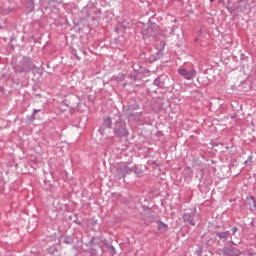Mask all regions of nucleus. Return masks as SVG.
<instances>
[{"label":"nucleus","instance_id":"2eb2a0df","mask_svg":"<svg viewBox=\"0 0 256 256\" xmlns=\"http://www.w3.org/2000/svg\"><path fill=\"white\" fill-rule=\"evenodd\" d=\"M107 249L108 251H110L111 255H117V250H115V246L110 245Z\"/></svg>","mask_w":256,"mask_h":256},{"label":"nucleus","instance_id":"7ed1b4c3","mask_svg":"<svg viewBox=\"0 0 256 256\" xmlns=\"http://www.w3.org/2000/svg\"><path fill=\"white\" fill-rule=\"evenodd\" d=\"M116 173L118 179H123L126 175H130V173H137V166L129 167V165L125 163L118 164Z\"/></svg>","mask_w":256,"mask_h":256},{"label":"nucleus","instance_id":"1a4fd4ad","mask_svg":"<svg viewBox=\"0 0 256 256\" xmlns=\"http://www.w3.org/2000/svg\"><path fill=\"white\" fill-rule=\"evenodd\" d=\"M217 237H219V240L220 241H227V239H229V237L231 238V232L229 231H223V232H220V231H217L215 232Z\"/></svg>","mask_w":256,"mask_h":256},{"label":"nucleus","instance_id":"9d476101","mask_svg":"<svg viewBox=\"0 0 256 256\" xmlns=\"http://www.w3.org/2000/svg\"><path fill=\"white\" fill-rule=\"evenodd\" d=\"M157 225H158V231H160V233H166V231H168L169 229V225L162 222L161 220L157 221Z\"/></svg>","mask_w":256,"mask_h":256},{"label":"nucleus","instance_id":"ddd939ff","mask_svg":"<svg viewBox=\"0 0 256 256\" xmlns=\"http://www.w3.org/2000/svg\"><path fill=\"white\" fill-rule=\"evenodd\" d=\"M63 242L65 243V245H73L75 240L71 236H65Z\"/></svg>","mask_w":256,"mask_h":256},{"label":"nucleus","instance_id":"0eeeda50","mask_svg":"<svg viewBox=\"0 0 256 256\" xmlns=\"http://www.w3.org/2000/svg\"><path fill=\"white\" fill-rule=\"evenodd\" d=\"M223 255L224 256H241V250L235 247H224Z\"/></svg>","mask_w":256,"mask_h":256},{"label":"nucleus","instance_id":"bb28decb","mask_svg":"<svg viewBox=\"0 0 256 256\" xmlns=\"http://www.w3.org/2000/svg\"><path fill=\"white\" fill-rule=\"evenodd\" d=\"M136 175H141V171L137 170V173H135Z\"/></svg>","mask_w":256,"mask_h":256},{"label":"nucleus","instance_id":"f8f14e48","mask_svg":"<svg viewBox=\"0 0 256 256\" xmlns=\"http://www.w3.org/2000/svg\"><path fill=\"white\" fill-rule=\"evenodd\" d=\"M247 200L249 201L250 209H256V200H255V197L250 196V197L247 198Z\"/></svg>","mask_w":256,"mask_h":256},{"label":"nucleus","instance_id":"a878e982","mask_svg":"<svg viewBox=\"0 0 256 256\" xmlns=\"http://www.w3.org/2000/svg\"><path fill=\"white\" fill-rule=\"evenodd\" d=\"M147 31H148V33H151L152 28L149 27V28L147 29Z\"/></svg>","mask_w":256,"mask_h":256},{"label":"nucleus","instance_id":"9b49d317","mask_svg":"<svg viewBox=\"0 0 256 256\" xmlns=\"http://www.w3.org/2000/svg\"><path fill=\"white\" fill-rule=\"evenodd\" d=\"M153 84L156 85V87H159L160 89H163V87H165V82H163L161 78H156Z\"/></svg>","mask_w":256,"mask_h":256},{"label":"nucleus","instance_id":"5701e85b","mask_svg":"<svg viewBox=\"0 0 256 256\" xmlns=\"http://www.w3.org/2000/svg\"><path fill=\"white\" fill-rule=\"evenodd\" d=\"M0 15H5V10H3V8L0 7Z\"/></svg>","mask_w":256,"mask_h":256},{"label":"nucleus","instance_id":"6e6552de","mask_svg":"<svg viewBox=\"0 0 256 256\" xmlns=\"http://www.w3.org/2000/svg\"><path fill=\"white\" fill-rule=\"evenodd\" d=\"M89 245H90V254L91 255H97V249H99V242H97V238L93 237L90 241H89Z\"/></svg>","mask_w":256,"mask_h":256},{"label":"nucleus","instance_id":"f257e3e1","mask_svg":"<svg viewBox=\"0 0 256 256\" xmlns=\"http://www.w3.org/2000/svg\"><path fill=\"white\" fill-rule=\"evenodd\" d=\"M113 133L115 137H118L119 139H123V137H129V130L127 129V124L123 122V118H119L115 121Z\"/></svg>","mask_w":256,"mask_h":256},{"label":"nucleus","instance_id":"423d86ee","mask_svg":"<svg viewBox=\"0 0 256 256\" xmlns=\"http://www.w3.org/2000/svg\"><path fill=\"white\" fill-rule=\"evenodd\" d=\"M113 127V120H111V117L106 116L103 118V123L101 127L98 129L101 135H105V129H112Z\"/></svg>","mask_w":256,"mask_h":256},{"label":"nucleus","instance_id":"4468645a","mask_svg":"<svg viewBox=\"0 0 256 256\" xmlns=\"http://www.w3.org/2000/svg\"><path fill=\"white\" fill-rule=\"evenodd\" d=\"M253 163V156H248L247 160H245L244 164L246 167H251Z\"/></svg>","mask_w":256,"mask_h":256},{"label":"nucleus","instance_id":"20e7f679","mask_svg":"<svg viewBox=\"0 0 256 256\" xmlns=\"http://www.w3.org/2000/svg\"><path fill=\"white\" fill-rule=\"evenodd\" d=\"M178 73L179 75H181V77L187 79L188 81H191V79H195V77L197 76V71L195 69L189 71L185 68H180L178 69Z\"/></svg>","mask_w":256,"mask_h":256},{"label":"nucleus","instance_id":"f03ea898","mask_svg":"<svg viewBox=\"0 0 256 256\" xmlns=\"http://www.w3.org/2000/svg\"><path fill=\"white\" fill-rule=\"evenodd\" d=\"M19 73H29V71H33V69H37V66L33 64V60L31 58L24 56L22 61L17 66Z\"/></svg>","mask_w":256,"mask_h":256},{"label":"nucleus","instance_id":"a211bd4d","mask_svg":"<svg viewBox=\"0 0 256 256\" xmlns=\"http://www.w3.org/2000/svg\"><path fill=\"white\" fill-rule=\"evenodd\" d=\"M103 245L105 246L106 249H108L111 245L109 244V242H107V240H102Z\"/></svg>","mask_w":256,"mask_h":256},{"label":"nucleus","instance_id":"aec40b11","mask_svg":"<svg viewBox=\"0 0 256 256\" xmlns=\"http://www.w3.org/2000/svg\"><path fill=\"white\" fill-rule=\"evenodd\" d=\"M74 57L77 59V61H81V57H79V55H77V52H73Z\"/></svg>","mask_w":256,"mask_h":256},{"label":"nucleus","instance_id":"dca6fc26","mask_svg":"<svg viewBox=\"0 0 256 256\" xmlns=\"http://www.w3.org/2000/svg\"><path fill=\"white\" fill-rule=\"evenodd\" d=\"M28 3L31 7V11H35V1L34 0H29Z\"/></svg>","mask_w":256,"mask_h":256},{"label":"nucleus","instance_id":"f3484780","mask_svg":"<svg viewBox=\"0 0 256 256\" xmlns=\"http://www.w3.org/2000/svg\"><path fill=\"white\" fill-rule=\"evenodd\" d=\"M55 251H57V248H55L54 246H51L48 248V253H50L51 255H53V253H55Z\"/></svg>","mask_w":256,"mask_h":256},{"label":"nucleus","instance_id":"393cba45","mask_svg":"<svg viewBox=\"0 0 256 256\" xmlns=\"http://www.w3.org/2000/svg\"><path fill=\"white\" fill-rule=\"evenodd\" d=\"M3 91H5V88H3V86H0V93H3Z\"/></svg>","mask_w":256,"mask_h":256},{"label":"nucleus","instance_id":"4be33fe9","mask_svg":"<svg viewBox=\"0 0 256 256\" xmlns=\"http://www.w3.org/2000/svg\"><path fill=\"white\" fill-rule=\"evenodd\" d=\"M41 109H34L32 113H34V115H37V113H40Z\"/></svg>","mask_w":256,"mask_h":256},{"label":"nucleus","instance_id":"39448f33","mask_svg":"<svg viewBox=\"0 0 256 256\" xmlns=\"http://www.w3.org/2000/svg\"><path fill=\"white\" fill-rule=\"evenodd\" d=\"M197 215V211H191L190 213H184L182 219L186 225H192L195 227V217Z\"/></svg>","mask_w":256,"mask_h":256},{"label":"nucleus","instance_id":"cd10ccee","mask_svg":"<svg viewBox=\"0 0 256 256\" xmlns=\"http://www.w3.org/2000/svg\"><path fill=\"white\" fill-rule=\"evenodd\" d=\"M210 3H215V0H210Z\"/></svg>","mask_w":256,"mask_h":256},{"label":"nucleus","instance_id":"b1692460","mask_svg":"<svg viewBox=\"0 0 256 256\" xmlns=\"http://www.w3.org/2000/svg\"><path fill=\"white\" fill-rule=\"evenodd\" d=\"M72 249H73L74 251H79V247H77L76 245L73 246Z\"/></svg>","mask_w":256,"mask_h":256},{"label":"nucleus","instance_id":"412c9836","mask_svg":"<svg viewBox=\"0 0 256 256\" xmlns=\"http://www.w3.org/2000/svg\"><path fill=\"white\" fill-rule=\"evenodd\" d=\"M29 121H35V114L34 113H32V115L30 116Z\"/></svg>","mask_w":256,"mask_h":256},{"label":"nucleus","instance_id":"c85d7f7f","mask_svg":"<svg viewBox=\"0 0 256 256\" xmlns=\"http://www.w3.org/2000/svg\"><path fill=\"white\" fill-rule=\"evenodd\" d=\"M77 223V225H81V222H76Z\"/></svg>","mask_w":256,"mask_h":256},{"label":"nucleus","instance_id":"6ab92c4d","mask_svg":"<svg viewBox=\"0 0 256 256\" xmlns=\"http://www.w3.org/2000/svg\"><path fill=\"white\" fill-rule=\"evenodd\" d=\"M237 231H239V228L237 226L232 228V235H235V233H237Z\"/></svg>","mask_w":256,"mask_h":256}]
</instances>
